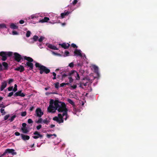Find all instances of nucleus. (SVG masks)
Listing matches in <instances>:
<instances>
[{
  "mask_svg": "<svg viewBox=\"0 0 157 157\" xmlns=\"http://www.w3.org/2000/svg\"><path fill=\"white\" fill-rule=\"evenodd\" d=\"M57 110L60 113L57 117L53 118V119L60 123L63 122V120H66L68 117L67 109L66 108L65 104L57 100L54 101L51 99L49 102V105L48 108V112L54 113Z\"/></svg>",
  "mask_w": 157,
  "mask_h": 157,
  "instance_id": "obj_1",
  "label": "nucleus"
},
{
  "mask_svg": "<svg viewBox=\"0 0 157 157\" xmlns=\"http://www.w3.org/2000/svg\"><path fill=\"white\" fill-rule=\"evenodd\" d=\"M35 66L36 67L38 68L40 70V72L41 74H42L44 72L47 74L50 72L49 69L45 67L39 63H35Z\"/></svg>",
  "mask_w": 157,
  "mask_h": 157,
  "instance_id": "obj_2",
  "label": "nucleus"
},
{
  "mask_svg": "<svg viewBox=\"0 0 157 157\" xmlns=\"http://www.w3.org/2000/svg\"><path fill=\"white\" fill-rule=\"evenodd\" d=\"M67 75H69V76H71L72 77H75L76 79L77 80H78L80 79V77L79 74L77 71H71L68 74V75H67L65 74L63 75L62 76V77L63 78L65 76H67Z\"/></svg>",
  "mask_w": 157,
  "mask_h": 157,
  "instance_id": "obj_3",
  "label": "nucleus"
},
{
  "mask_svg": "<svg viewBox=\"0 0 157 157\" xmlns=\"http://www.w3.org/2000/svg\"><path fill=\"white\" fill-rule=\"evenodd\" d=\"M24 59L28 61V62L26 63V65L29 67L30 69H32L33 67V64L31 63L33 61V59L30 57H27L25 56Z\"/></svg>",
  "mask_w": 157,
  "mask_h": 157,
  "instance_id": "obj_4",
  "label": "nucleus"
},
{
  "mask_svg": "<svg viewBox=\"0 0 157 157\" xmlns=\"http://www.w3.org/2000/svg\"><path fill=\"white\" fill-rule=\"evenodd\" d=\"M12 54V52H2L0 53V56L2 57V59L3 60H5L6 59L7 57L10 56Z\"/></svg>",
  "mask_w": 157,
  "mask_h": 157,
  "instance_id": "obj_5",
  "label": "nucleus"
},
{
  "mask_svg": "<svg viewBox=\"0 0 157 157\" xmlns=\"http://www.w3.org/2000/svg\"><path fill=\"white\" fill-rule=\"evenodd\" d=\"M75 55V56H79L80 57H84L85 58L86 56L85 55L82 53V51L78 49H76L74 52Z\"/></svg>",
  "mask_w": 157,
  "mask_h": 157,
  "instance_id": "obj_6",
  "label": "nucleus"
},
{
  "mask_svg": "<svg viewBox=\"0 0 157 157\" xmlns=\"http://www.w3.org/2000/svg\"><path fill=\"white\" fill-rule=\"evenodd\" d=\"M36 113L37 117H40L43 114V112L42 111L40 108H38L36 110Z\"/></svg>",
  "mask_w": 157,
  "mask_h": 157,
  "instance_id": "obj_7",
  "label": "nucleus"
},
{
  "mask_svg": "<svg viewBox=\"0 0 157 157\" xmlns=\"http://www.w3.org/2000/svg\"><path fill=\"white\" fill-rule=\"evenodd\" d=\"M40 17H41V15L40 13H37L35 14H33L30 16V17H28L27 19V20L30 19H33Z\"/></svg>",
  "mask_w": 157,
  "mask_h": 157,
  "instance_id": "obj_8",
  "label": "nucleus"
},
{
  "mask_svg": "<svg viewBox=\"0 0 157 157\" xmlns=\"http://www.w3.org/2000/svg\"><path fill=\"white\" fill-rule=\"evenodd\" d=\"M14 54L15 60L18 62L20 61L22 59V57L21 55L17 53H15Z\"/></svg>",
  "mask_w": 157,
  "mask_h": 157,
  "instance_id": "obj_9",
  "label": "nucleus"
},
{
  "mask_svg": "<svg viewBox=\"0 0 157 157\" xmlns=\"http://www.w3.org/2000/svg\"><path fill=\"white\" fill-rule=\"evenodd\" d=\"M34 136H33V137L35 139H37L38 138H41L43 137V136L40 134V133L37 131L35 132L34 133Z\"/></svg>",
  "mask_w": 157,
  "mask_h": 157,
  "instance_id": "obj_10",
  "label": "nucleus"
},
{
  "mask_svg": "<svg viewBox=\"0 0 157 157\" xmlns=\"http://www.w3.org/2000/svg\"><path fill=\"white\" fill-rule=\"evenodd\" d=\"M46 46L48 47L49 48L54 50H57L59 49V48H57V47L52 45V44H46Z\"/></svg>",
  "mask_w": 157,
  "mask_h": 157,
  "instance_id": "obj_11",
  "label": "nucleus"
},
{
  "mask_svg": "<svg viewBox=\"0 0 157 157\" xmlns=\"http://www.w3.org/2000/svg\"><path fill=\"white\" fill-rule=\"evenodd\" d=\"M7 86V82L6 81H4L2 83L1 86V90L2 91Z\"/></svg>",
  "mask_w": 157,
  "mask_h": 157,
  "instance_id": "obj_12",
  "label": "nucleus"
},
{
  "mask_svg": "<svg viewBox=\"0 0 157 157\" xmlns=\"http://www.w3.org/2000/svg\"><path fill=\"white\" fill-rule=\"evenodd\" d=\"M15 95L16 96H20L21 97H24L25 95L24 94L21 92V91H18L15 94Z\"/></svg>",
  "mask_w": 157,
  "mask_h": 157,
  "instance_id": "obj_13",
  "label": "nucleus"
},
{
  "mask_svg": "<svg viewBox=\"0 0 157 157\" xmlns=\"http://www.w3.org/2000/svg\"><path fill=\"white\" fill-rule=\"evenodd\" d=\"M6 150L7 153H11L13 155L16 154V153L14 151V150L13 149H7Z\"/></svg>",
  "mask_w": 157,
  "mask_h": 157,
  "instance_id": "obj_14",
  "label": "nucleus"
},
{
  "mask_svg": "<svg viewBox=\"0 0 157 157\" xmlns=\"http://www.w3.org/2000/svg\"><path fill=\"white\" fill-rule=\"evenodd\" d=\"M15 70L16 71H19L21 72L23 71L24 70V67L22 66H20L19 67H17L15 69Z\"/></svg>",
  "mask_w": 157,
  "mask_h": 157,
  "instance_id": "obj_15",
  "label": "nucleus"
},
{
  "mask_svg": "<svg viewBox=\"0 0 157 157\" xmlns=\"http://www.w3.org/2000/svg\"><path fill=\"white\" fill-rule=\"evenodd\" d=\"M49 20V19L48 17H45L44 19L40 20L39 21V22L43 23L44 22H46L48 21Z\"/></svg>",
  "mask_w": 157,
  "mask_h": 157,
  "instance_id": "obj_16",
  "label": "nucleus"
},
{
  "mask_svg": "<svg viewBox=\"0 0 157 157\" xmlns=\"http://www.w3.org/2000/svg\"><path fill=\"white\" fill-rule=\"evenodd\" d=\"M59 45H61L62 47L65 49L67 48L70 46V44L68 43H63L62 44H59Z\"/></svg>",
  "mask_w": 157,
  "mask_h": 157,
  "instance_id": "obj_17",
  "label": "nucleus"
},
{
  "mask_svg": "<svg viewBox=\"0 0 157 157\" xmlns=\"http://www.w3.org/2000/svg\"><path fill=\"white\" fill-rule=\"evenodd\" d=\"M21 136L22 139L24 140H28L29 139V136L27 135L21 134Z\"/></svg>",
  "mask_w": 157,
  "mask_h": 157,
  "instance_id": "obj_18",
  "label": "nucleus"
},
{
  "mask_svg": "<svg viewBox=\"0 0 157 157\" xmlns=\"http://www.w3.org/2000/svg\"><path fill=\"white\" fill-rule=\"evenodd\" d=\"M70 13L69 11H67L66 12H64L63 13H61V18H63L65 16L67 15Z\"/></svg>",
  "mask_w": 157,
  "mask_h": 157,
  "instance_id": "obj_19",
  "label": "nucleus"
},
{
  "mask_svg": "<svg viewBox=\"0 0 157 157\" xmlns=\"http://www.w3.org/2000/svg\"><path fill=\"white\" fill-rule=\"evenodd\" d=\"M91 68L95 72H97L98 71V67L95 65H92L91 66Z\"/></svg>",
  "mask_w": 157,
  "mask_h": 157,
  "instance_id": "obj_20",
  "label": "nucleus"
},
{
  "mask_svg": "<svg viewBox=\"0 0 157 157\" xmlns=\"http://www.w3.org/2000/svg\"><path fill=\"white\" fill-rule=\"evenodd\" d=\"M10 27L11 29H16L18 28V27L13 23H11L10 24Z\"/></svg>",
  "mask_w": 157,
  "mask_h": 157,
  "instance_id": "obj_21",
  "label": "nucleus"
},
{
  "mask_svg": "<svg viewBox=\"0 0 157 157\" xmlns=\"http://www.w3.org/2000/svg\"><path fill=\"white\" fill-rule=\"evenodd\" d=\"M21 130L22 132L25 133H26L28 132V131L26 127H22L21 128Z\"/></svg>",
  "mask_w": 157,
  "mask_h": 157,
  "instance_id": "obj_22",
  "label": "nucleus"
},
{
  "mask_svg": "<svg viewBox=\"0 0 157 157\" xmlns=\"http://www.w3.org/2000/svg\"><path fill=\"white\" fill-rule=\"evenodd\" d=\"M2 66H3V69H7V67H8V65L6 63V62H3L2 63Z\"/></svg>",
  "mask_w": 157,
  "mask_h": 157,
  "instance_id": "obj_23",
  "label": "nucleus"
},
{
  "mask_svg": "<svg viewBox=\"0 0 157 157\" xmlns=\"http://www.w3.org/2000/svg\"><path fill=\"white\" fill-rule=\"evenodd\" d=\"M67 101L70 104H71L72 105L74 106V103L73 101L71 99H68L67 100Z\"/></svg>",
  "mask_w": 157,
  "mask_h": 157,
  "instance_id": "obj_24",
  "label": "nucleus"
},
{
  "mask_svg": "<svg viewBox=\"0 0 157 157\" xmlns=\"http://www.w3.org/2000/svg\"><path fill=\"white\" fill-rule=\"evenodd\" d=\"M47 137L48 138H50L51 137H52L53 136H54L55 137H56V135L55 134H47Z\"/></svg>",
  "mask_w": 157,
  "mask_h": 157,
  "instance_id": "obj_25",
  "label": "nucleus"
},
{
  "mask_svg": "<svg viewBox=\"0 0 157 157\" xmlns=\"http://www.w3.org/2000/svg\"><path fill=\"white\" fill-rule=\"evenodd\" d=\"M43 120L41 118H39L38 120H36L35 122L37 123H42Z\"/></svg>",
  "mask_w": 157,
  "mask_h": 157,
  "instance_id": "obj_26",
  "label": "nucleus"
},
{
  "mask_svg": "<svg viewBox=\"0 0 157 157\" xmlns=\"http://www.w3.org/2000/svg\"><path fill=\"white\" fill-rule=\"evenodd\" d=\"M6 26L5 24H0V29L6 28Z\"/></svg>",
  "mask_w": 157,
  "mask_h": 157,
  "instance_id": "obj_27",
  "label": "nucleus"
},
{
  "mask_svg": "<svg viewBox=\"0 0 157 157\" xmlns=\"http://www.w3.org/2000/svg\"><path fill=\"white\" fill-rule=\"evenodd\" d=\"M17 90V85L15 84L14 85V88L13 89V91L15 92Z\"/></svg>",
  "mask_w": 157,
  "mask_h": 157,
  "instance_id": "obj_28",
  "label": "nucleus"
},
{
  "mask_svg": "<svg viewBox=\"0 0 157 157\" xmlns=\"http://www.w3.org/2000/svg\"><path fill=\"white\" fill-rule=\"evenodd\" d=\"M55 86L56 88H58L59 87V83L58 82H56L55 84Z\"/></svg>",
  "mask_w": 157,
  "mask_h": 157,
  "instance_id": "obj_29",
  "label": "nucleus"
},
{
  "mask_svg": "<svg viewBox=\"0 0 157 157\" xmlns=\"http://www.w3.org/2000/svg\"><path fill=\"white\" fill-rule=\"evenodd\" d=\"M16 116L15 115L13 116L10 118V120L11 122L14 119V118L16 117Z\"/></svg>",
  "mask_w": 157,
  "mask_h": 157,
  "instance_id": "obj_30",
  "label": "nucleus"
},
{
  "mask_svg": "<svg viewBox=\"0 0 157 157\" xmlns=\"http://www.w3.org/2000/svg\"><path fill=\"white\" fill-rule=\"evenodd\" d=\"M49 122V121L47 120V119H45L43 120L42 123L45 124H47Z\"/></svg>",
  "mask_w": 157,
  "mask_h": 157,
  "instance_id": "obj_31",
  "label": "nucleus"
},
{
  "mask_svg": "<svg viewBox=\"0 0 157 157\" xmlns=\"http://www.w3.org/2000/svg\"><path fill=\"white\" fill-rule=\"evenodd\" d=\"M44 37L41 36L40 37V38L38 40L39 42H40L42 41L43 40H44Z\"/></svg>",
  "mask_w": 157,
  "mask_h": 157,
  "instance_id": "obj_32",
  "label": "nucleus"
},
{
  "mask_svg": "<svg viewBox=\"0 0 157 157\" xmlns=\"http://www.w3.org/2000/svg\"><path fill=\"white\" fill-rule=\"evenodd\" d=\"M52 54H53L54 55L57 56H61L60 54H58V53H56L55 52H52Z\"/></svg>",
  "mask_w": 157,
  "mask_h": 157,
  "instance_id": "obj_33",
  "label": "nucleus"
},
{
  "mask_svg": "<svg viewBox=\"0 0 157 157\" xmlns=\"http://www.w3.org/2000/svg\"><path fill=\"white\" fill-rule=\"evenodd\" d=\"M0 112L2 114V115H4L5 113V112L4 111V109H1L0 110Z\"/></svg>",
  "mask_w": 157,
  "mask_h": 157,
  "instance_id": "obj_34",
  "label": "nucleus"
},
{
  "mask_svg": "<svg viewBox=\"0 0 157 157\" xmlns=\"http://www.w3.org/2000/svg\"><path fill=\"white\" fill-rule=\"evenodd\" d=\"M26 112L25 111L22 112L21 113V116L22 117H24L26 116Z\"/></svg>",
  "mask_w": 157,
  "mask_h": 157,
  "instance_id": "obj_35",
  "label": "nucleus"
},
{
  "mask_svg": "<svg viewBox=\"0 0 157 157\" xmlns=\"http://www.w3.org/2000/svg\"><path fill=\"white\" fill-rule=\"evenodd\" d=\"M30 34H31V33L29 31H27L26 34V36L27 37H29L30 36Z\"/></svg>",
  "mask_w": 157,
  "mask_h": 157,
  "instance_id": "obj_36",
  "label": "nucleus"
},
{
  "mask_svg": "<svg viewBox=\"0 0 157 157\" xmlns=\"http://www.w3.org/2000/svg\"><path fill=\"white\" fill-rule=\"evenodd\" d=\"M38 37L37 36H34L33 40H34V41H35L38 39Z\"/></svg>",
  "mask_w": 157,
  "mask_h": 157,
  "instance_id": "obj_37",
  "label": "nucleus"
},
{
  "mask_svg": "<svg viewBox=\"0 0 157 157\" xmlns=\"http://www.w3.org/2000/svg\"><path fill=\"white\" fill-rule=\"evenodd\" d=\"M10 115L9 114L6 115L4 117V120H6L8 119Z\"/></svg>",
  "mask_w": 157,
  "mask_h": 157,
  "instance_id": "obj_38",
  "label": "nucleus"
},
{
  "mask_svg": "<svg viewBox=\"0 0 157 157\" xmlns=\"http://www.w3.org/2000/svg\"><path fill=\"white\" fill-rule=\"evenodd\" d=\"M8 91H11L12 90H13V86L10 87L8 88Z\"/></svg>",
  "mask_w": 157,
  "mask_h": 157,
  "instance_id": "obj_39",
  "label": "nucleus"
},
{
  "mask_svg": "<svg viewBox=\"0 0 157 157\" xmlns=\"http://www.w3.org/2000/svg\"><path fill=\"white\" fill-rule=\"evenodd\" d=\"M72 77L71 76H70V77H69V81L70 82V83H71L73 81V79L72 78Z\"/></svg>",
  "mask_w": 157,
  "mask_h": 157,
  "instance_id": "obj_40",
  "label": "nucleus"
},
{
  "mask_svg": "<svg viewBox=\"0 0 157 157\" xmlns=\"http://www.w3.org/2000/svg\"><path fill=\"white\" fill-rule=\"evenodd\" d=\"M13 80L12 79H10L8 80V83L10 84L11 82H13Z\"/></svg>",
  "mask_w": 157,
  "mask_h": 157,
  "instance_id": "obj_41",
  "label": "nucleus"
},
{
  "mask_svg": "<svg viewBox=\"0 0 157 157\" xmlns=\"http://www.w3.org/2000/svg\"><path fill=\"white\" fill-rule=\"evenodd\" d=\"M83 85H84V86H86V83L83 84V83H81V82L80 83V84H79L80 87H82V86Z\"/></svg>",
  "mask_w": 157,
  "mask_h": 157,
  "instance_id": "obj_42",
  "label": "nucleus"
},
{
  "mask_svg": "<svg viewBox=\"0 0 157 157\" xmlns=\"http://www.w3.org/2000/svg\"><path fill=\"white\" fill-rule=\"evenodd\" d=\"M28 122L29 124H30L32 123L33 121L31 119H29L28 120Z\"/></svg>",
  "mask_w": 157,
  "mask_h": 157,
  "instance_id": "obj_43",
  "label": "nucleus"
},
{
  "mask_svg": "<svg viewBox=\"0 0 157 157\" xmlns=\"http://www.w3.org/2000/svg\"><path fill=\"white\" fill-rule=\"evenodd\" d=\"M13 92L10 93L8 95V97H10L12 96L13 95Z\"/></svg>",
  "mask_w": 157,
  "mask_h": 157,
  "instance_id": "obj_44",
  "label": "nucleus"
},
{
  "mask_svg": "<svg viewBox=\"0 0 157 157\" xmlns=\"http://www.w3.org/2000/svg\"><path fill=\"white\" fill-rule=\"evenodd\" d=\"M69 66L71 67H73L74 66L73 63L72 62L71 63L69 64Z\"/></svg>",
  "mask_w": 157,
  "mask_h": 157,
  "instance_id": "obj_45",
  "label": "nucleus"
},
{
  "mask_svg": "<svg viewBox=\"0 0 157 157\" xmlns=\"http://www.w3.org/2000/svg\"><path fill=\"white\" fill-rule=\"evenodd\" d=\"M12 34L13 35H15L18 34V33H17L16 31H13L12 32Z\"/></svg>",
  "mask_w": 157,
  "mask_h": 157,
  "instance_id": "obj_46",
  "label": "nucleus"
},
{
  "mask_svg": "<svg viewBox=\"0 0 157 157\" xmlns=\"http://www.w3.org/2000/svg\"><path fill=\"white\" fill-rule=\"evenodd\" d=\"M41 125H39L36 126V128L37 130H39L41 127Z\"/></svg>",
  "mask_w": 157,
  "mask_h": 157,
  "instance_id": "obj_47",
  "label": "nucleus"
},
{
  "mask_svg": "<svg viewBox=\"0 0 157 157\" xmlns=\"http://www.w3.org/2000/svg\"><path fill=\"white\" fill-rule=\"evenodd\" d=\"M7 151L6 150V149L5 150V151L4 152L2 155L1 156H3L5 155H6V154L7 153Z\"/></svg>",
  "mask_w": 157,
  "mask_h": 157,
  "instance_id": "obj_48",
  "label": "nucleus"
},
{
  "mask_svg": "<svg viewBox=\"0 0 157 157\" xmlns=\"http://www.w3.org/2000/svg\"><path fill=\"white\" fill-rule=\"evenodd\" d=\"M55 94V93L54 92H47L46 93V95H48L50 94Z\"/></svg>",
  "mask_w": 157,
  "mask_h": 157,
  "instance_id": "obj_49",
  "label": "nucleus"
},
{
  "mask_svg": "<svg viewBox=\"0 0 157 157\" xmlns=\"http://www.w3.org/2000/svg\"><path fill=\"white\" fill-rule=\"evenodd\" d=\"M53 75L54 76L53 79H56V74L55 72L53 73Z\"/></svg>",
  "mask_w": 157,
  "mask_h": 157,
  "instance_id": "obj_50",
  "label": "nucleus"
},
{
  "mask_svg": "<svg viewBox=\"0 0 157 157\" xmlns=\"http://www.w3.org/2000/svg\"><path fill=\"white\" fill-rule=\"evenodd\" d=\"M71 87L73 89H75L77 87V86L76 85H73V86H71Z\"/></svg>",
  "mask_w": 157,
  "mask_h": 157,
  "instance_id": "obj_51",
  "label": "nucleus"
},
{
  "mask_svg": "<svg viewBox=\"0 0 157 157\" xmlns=\"http://www.w3.org/2000/svg\"><path fill=\"white\" fill-rule=\"evenodd\" d=\"M15 135L16 136H19L20 135V133L18 132H16L15 133Z\"/></svg>",
  "mask_w": 157,
  "mask_h": 157,
  "instance_id": "obj_52",
  "label": "nucleus"
},
{
  "mask_svg": "<svg viewBox=\"0 0 157 157\" xmlns=\"http://www.w3.org/2000/svg\"><path fill=\"white\" fill-rule=\"evenodd\" d=\"M71 46L73 48L77 47V46L76 45L74 44H71Z\"/></svg>",
  "mask_w": 157,
  "mask_h": 157,
  "instance_id": "obj_53",
  "label": "nucleus"
},
{
  "mask_svg": "<svg viewBox=\"0 0 157 157\" xmlns=\"http://www.w3.org/2000/svg\"><path fill=\"white\" fill-rule=\"evenodd\" d=\"M69 54V52L67 51H66L65 52V54L66 56H68Z\"/></svg>",
  "mask_w": 157,
  "mask_h": 157,
  "instance_id": "obj_54",
  "label": "nucleus"
},
{
  "mask_svg": "<svg viewBox=\"0 0 157 157\" xmlns=\"http://www.w3.org/2000/svg\"><path fill=\"white\" fill-rule=\"evenodd\" d=\"M3 69V68L2 64V65L1 63H0V70H1Z\"/></svg>",
  "mask_w": 157,
  "mask_h": 157,
  "instance_id": "obj_55",
  "label": "nucleus"
},
{
  "mask_svg": "<svg viewBox=\"0 0 157 157\" xmlns=\"http://www.w3.org/2000/svg\"><path fill=\"white\" fill-rule=\"evenodd\" d=\"M26 124L25 123H23L22 124V127H26Z\"/></svg>",
  "mask_w": 157,
  "mask_h": 157,
  "instance_id": "obj_56",
  "label": "nucleus"
},
{
  "mask_svg": "<svg viewBox=\"0 0 157 157\" xmlns=\"http://www.w3.org/2000/svg\"><path fill=\"white\" fill-rule=\"evenodd\" d=\"M24 21L23 20H20L19 21V23L20 24H23L24 23Z\"/></svg>",
  "mask_w": 157,
  "mask_h": 157,
  "instance_id": "obj_57",
  "label": "nucleus"
},
{
  "mask_svg": "<svg viewBox=\"0 0 157 157\" xmlns=\"http://www.w3.org/2000/svg\"><path fill=\"white\" fill-rule=\"evenodd\" d=\"M65 85V83H63L60 84V86L63 87Z\"/></svg>",
  "mask_w": 157,
  "mask_h": 157,
  "instance_id": "obj_58",
  "label": "nucleus"
},
{
  "mask_svg": "<svg viewBox=\"0 0 157 157\" xmlns=\"http://www.w3.org/2000/svg\"><path fill=\"white\" fill-rule=\"evenodd\" d=\"M77 2V0H75L73 2V4H76Z\"/></svg>",
  "mask_w": 157,
  "mask_h": 157,
  "instance_id": "obj_59",
  "label": "nucleus"
},
{
  "mask_svg": "<svg viewBox=\"0 0 157 157\" xmlns=\"http://www.w3.org/2000/svg\"><path fill=\"white\" fill-rule=\"evenodd\" d=\"M34 109V107L33 106L31 107L30 109L29 110L30 111H32Z\"/></svg>",
  "mask_w": 157,
  "mask_h": 157,
  "instance_id": "obj_60",
  "label": "nucleus"
},
{
  "mask_svg": "<svg viewBox=\"0 0 157 157\" xmlns=\"http://www.w3.org/2000/svg\"><path fill=\"white\" fill-rule=\"evenodd\" d=\"M55 127V125H53V124H52L50 126V127L51 128H53V127Z\"/></svg>",
  "mask_w": 157,
  "mask_h": 157,
  "instance_id": "obj_61",
  "label": "nucleus"
},
{
  "mask_svg": "<svg viewBox=\"0 0 157 157\" xmlns=\"http://www.w3.org/2000/svg\"><path fill=\"white\" fill-rule=\"evenodd\" d=\"M3 98L1 97H0V101H1L2 100Z\"/></svg>",
  "mask_w": 157,
  "mask_h": 157,
  "instance_id": "obj_62",
  "label": "nucleus"
},
{
  "mask_svg": "<svg viewBox=\"0 0 157 157\" xmlns=\"http://www.w3.org/2000/svg\"><path fill=\"white\" fill-rule=\"evenodd\" d=\"M48 88H45V90H47L48 89Z\"/></svg>",
  "mask_w": 157,
  "mask_h": 157,
  "instance_id": "obj_63",
  "label": "nucleus"
},
{
  "mask_svg": "<svg viewBox=\"0 0 157 157\" xmlns=\"http://www.w3.org/2000/svg\"><path fill=\"white\" fill-rule=\"evenodd\" d=\"M65 25V23H63V24H62V25L63 26H64V25Z\"/></svg>",
  "mask_w": 157,
  "mask_h": 157,
  "instance_id": "obj_64",
  "label": "nucleus"
}]
</instances>
